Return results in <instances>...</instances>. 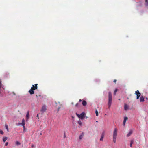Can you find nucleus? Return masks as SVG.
I'll return each mask as SVG.
<instances>
[{"label":"nucleus","instance_id":"nucleus-5","mask_svg":"<svg viewBox=\"0 0 148 148\" xmlns=\"http://www.w3.org/2000/svg\"><path fill=\"white\" fill-rule=\"evenodd\" d=\"M38 84H35L34 86V85H32V87L31 88V89H32V90H34L36 89H37L38 88V87L37 86Z\"/></svg>","mask_w":148,"mask_h":148},{"label":"nucleus","instance_id":"nucleus-19","mask_svg":"<svg viewBox=\"0 0 148 148\" xmlns=\"http://www.w3.org/2000/svg\"><path fill=\"white\" fill-rule=\"evenodd\" d=\"M128 119V118L127 117H124V121L126 122V121Z\"/></svg>","mask_w":148,"mask_h":148},{"label":"nucleus","instance_id":"nucleus-26","mask_svg":"<svg viewBox=\"0 0 148 148\" xmlns=\"http://www.w3.org/2000/svg\"><path fill=\"white\" fill-rule=\"evenodd\" d=\"M76 114L78 116V117L79 118H80V115L78 114H77V113H76Z\"/></svg>","mask_w":148,"mask_h":148},{"label":"nucleus","instance_id":"nucleus-14","mask_svg":"<svg viewBox=\"0 0 148 148\" xmlns=\"http://www.w3.org/2000/svg\"><path fill=\"white\" fill-rule=\"evenodd\" d=\"M128 106L126 104H125L124 106V108L125 110H126L128 108Z\"/></svg>","mask_w":148,"mask_h":148},{"label":"nucleus","instance_id":"nucleus-1","mask_svg":"<svg viewBox=\"0 0 148 148\" xmlns=\"http://www.w3.org/2000/svg\"><path fill=\"white\" fill-rule=\"evenodd\" d=\"M117 129L115 128L113 131V141L114 143H115L116 141V139L117 136Z\"/></svg>","mask_w":148,"mask_h":148},{"label":"nucleus","instance_id":"nucleus-21","mask_svg":"<svg viewBox=\"0 0 148 148\" xmlns=\"http://www.w3.org/2000/svg\"><path fill=\"white\" fill-rule=\"evenodd\" d=\"M16 144L17 145H20V143L18 141H17L16 142Z\"/></svg>","mask_w":148,"mask_h":148},{"label":"nucleus","instance_id":"nucleus-36","mask_svg":"<svg viewBox=\"0 0 148 148\" xmlns=\"http://www.w3.org/2000/svg\"><path fill=\"white\" fill-rule=\"evenodd\" d=\"M81 101H82V100H81V99H80L79 100V102H81Z\"/></svg>","mask_w":148,"mask_h":148},{"label":"nucleus","instance_id":"nucleus-35","mask_svg":"<svg viewBox=\"0 0 148 148\" xmlns=\"http://www.w3.org/2000/svg\"><path fill=\"white\" fill-rule=\"evenodd\" d=\"M25 128H23V132H24L25 131Z\"/></svg>","mask_w":148,"mask_h":148},{"label":"nucleus","instance_id":"nucleus-6","mask_svg":"<svg viewBox=\"0 0 148 148\" xmlns=\"http://www.w3.org/2000/svg\"><path fill=\"white\" fill-rule=\"evenodd\" d=\"M85 113L84 112H82L80 114V118L82 119L84 118V116L85 115Z\"/></svg>","mask_w":148,"mask_h":148},{"label":"nucleus","instance_id":"nucleus-12","mask_svg":"<svg viewBox=\"0 0 148 148\" xmlns=\"http://www.w3.org/2000/svg\"><path fill=\"white\" fill-rule=\"evenodd\" d=\"M144 98L143 96H141L140 98V102H143L144 101Z\"/></svg>","mask_w":148,"mask_h":148},{"label":"nucleus","instance_id":"nucleus-16","mask_svg":"<svg viewBox=\"0 0 148 148\" xmlns=\"http://www.w3.org/2000/svg\"><path fill=\"white\" fill-rule=\"evenodd\" d=\"M104 138V135L103 134H102L101 136V138L100 139V140L101 141H102L103 140Z\"/></svg>","mask_w":148,"mask_h":148},{"label":"nucleus","instance_id":"nucleus-20","mask_svg":"<svg viewBox=\"0 0 148 148\" xmlns=\"http://www.w3.org/2000/svg\"><path fill=\"white\" fill-rule=\"evenodd\" d=\"M95 113H96V116H98V111H97V110H96L95 111Z\"/></svg>","mask_w":148,"mask_h":148},{"label":"nucleus","instance_id":"nucleus-23","mask_svg":"<svg viewBox=\"0 0 148 148\" xmlns=\"http://www.w3.org/2000/svg\"><path fill=\"white\" fill-rule=\"evenodd\" d=\"M117 89H116L114 91V95H115L116 94V93L117 92Z\"/></svg>","mask_w":148,"mask_h":148},{"label":"nucleus","instance_id":"nucleus-37","mask_svg":"<svg viewBox=\"0 0 148 148\" xmlns=\"http://www.w3.org/2000/svg\"><path fill=\"white\" fill-rule=\"evenodd\" d=\"M60 107L58 108V111H59V109H60Z\"/></svg>","mask_w":148,"mask_h":148},{"label":"nucleus","instance_id":"nucleus-4","mask_svg":"<svg viewBox=\"0 0 148 148\" xmlns=\"http://www.w3.org/2000/svg\"><path fill=\"white\" fill-rule=\"evenodd\" d=\"M19 124L22 125L23 128H25V121L24 119H22V123H19Z\"/></svg>","mask_w":148,"mask_h":148},{"label":"nucleus","instance_id":"nucleus-2","mask_svg":"<svg viewBox=\"0 0 148 148\" xmlns=\"http://www.w3.org/2000/svg\"><path fill=\"white\" fill-rule=\"evenodd\" d=\"M112 102V95L110 92H108V108H110Z\"/></svg>","mask_w":148,"mask_h":148},{"label":"nucleus","instance_id":"nucleus-22","mask_svg":"<svg viewBox=\"0 0 148 148\" xmlns=\"http://www.w3.org/2000/svg\"><path fill=\"white\" fill-rule=\"evenodd\" d=\"M78 123L80 126H81L82 125V123L80 121H78Z\"/></svg>","mask_w":148,"mask_h":148},{"label":"nucleus","instance_id":"nucleus-13","mask_svg":"<svg viewBox=\"0 0 148 148\" xmlns=\"http://www.w3.org/2000/svg\"><path fill=\"white\" fill-rule=\"evenodd\" d=\"M84 135V133L82 132V133L79 136V139H82V138Z\"/></svg>","mask_w":148,"mask_h":148},{"label":"nucleus","instance_id":"nucleus-10","mask_svg":"<svg viewBox=\"0 0 148 148\" xmlns=\"http://www.w3.org/2000/svg\"><path fill=\"white\" fill-rule=\"evenodd\" d=\"M29 93L31 95L33 94L34 93V90H32V89H31L29 91Z\"/></svg>","mask_w":148,"mask_h":148},{"label":"nucleus","instance_id":"nucleus-39","mask_svg":"<svg viewBox=\"0 0 148 148\" xmlns=\"http://www.w3.org/2000/svg\"><path fill=\"white\" fill-rule=\"evenodd\" d=\"M148 98H147V97H146V99H147V100H148Z\"/></svg>","mask_w":148,"mask_h":148},{"label":"nucleus","instance_id":"nucleus-27","mask_svg":"<svg viewBox=\"0 0 148 148\" xmlns=\"http://www.w3.org/2000/svg\"><path fill=\"white\" fill-rule=\"evenodd\" d=\"M125 123H126V121H123V125L124 126L125 125Z\"/></svg>","mask_w":148,"mask_h":148},{"label":"nucleus","instance_id":"nucleus-24","mask_svg":"<svg viewBox=\"0 0 148 148\" xmlns=\"http://www.w3.org/2000/svg\"><path fill=\"white\" fill-rule=\"evenodd\" d=\"M0 134H4V132L3 131L0 130Z\"/></svg>","mask_w":148,"mask_h":148},{"label":"nucleus","instance_id":"nucleus-11","mask_svg":"<svg viewBox=\"0 0 148 148\" xmlns=\"http://www.w3.org/2000/svg\"><path fill=\"white\" fill-rule=\"evenodd\" d=\"M82 104L84 106H85L87 105V102L85 100H83L82 102Z\"/></svg>","mask_w":148,"mask_h":148},{"label":"nucleus","instance_id":"nucleus-38","mask_svg":"<svg viewBox=\"0 0 148 148\" xmlns=\"http://www.w3.org/2000/svg\"><path fill=\"white\" fill-rule=\"evenodd\" d=\"M40 96L41 95H39L38 96L36 95V97H37V96Z\"/></svg>","mask_w":148,"mask_h":148},{"label":"nucleus","instance_id":"nucleus-33","mask_svg":"<svg viewBox=\"0 0 148 148\" xmlns=\"http://www.w3.org/2000/svg\"><path fill=\"white\" fill-rule=\"evenodd\" d=\"M34 146V145L33 144H32L31 145L32 147H33Z\"/></svg>","mask_w":148,"mask_h":148},{"label":"nucleus","instance_id":"nucleus-28","mask_svg":"<svg viewBox=\"0 0 148 148\" xmlns=\"http://www.w3.org/2000/svg\"><path fill=\"white\" fill-rule=\"evenodd\" d=\"M8 142H6L5 143V146H7L8 145Z\"/></svg>","mask_w":148,"mask_h":148},{"label":"nucleus","instance_id":"nucleus-29","mask_svg":"<svg viewBox=\"0 0 148 148\" xmlns=\"http://www.w3.org/2000/svg\"><path fill=\"white\" fill-rule=\"evenodd\" d=\"M135 94L137 95L138 94V92H136V91H135Z\"/></svg>","mask_w":148,"mask_h":148},{"label":"nucleus","instance_id":"nucleus-15","mask_svg":"<svg viewBox=\"0 0 148 148\" xmlns=\"http://www.w3.org/2000/svg\"><path fill=\"white\" fill-rule=\"evenodd\" d=\"M145 5L146 6H148V0H145Z\"/></svg>","mask_w":148,"mask_h":148},{"label":"nucleus","instance_id":"nucleus-3","mask_svg":"<svg viewBox=\"0 0 148 148\" xmlns=\"http://www.w3.org/2000/svg\"><path fill=\"white\" fill-rule=\"evenodd\" d=\"M47 110L46 106L45 105H44L42 107L41 112L42 113L45 112Z\"/></svg>","mask_w":148,"mask_h":148},{"label":"nucleus","instance_id":"nucleus-31","mask_svg":"<svg viewBox=\"0 0 148 148\" xmlns=\"http://www.w3.org/2000/svg\"><path fill=\"white\" fill-rule=\"evenodd\" d=\"M78 104L77 103L76 105H75V106L76 107H78Z\"/></svg>","mask_w":148,"mask_h":148},{"label":"nucleus","instance_id":"nucleus-17","mask_svg":"<svg viewBox=\"0 0 148 148\" xmlns=\"http://www.w3.org/2000/svg\"><path fill=\"white\" fill-rule=\"evenodd\" d=\"M7 137H3V141L4 142H5L7 140Z\"/></svg>","mask_w":148,"mask_h":148},{"label":"nucleus","instance_id":"nucleus-18","mask_svg":"<svg viewBox=\"0 0 148 148\" xmlns=\"http://www.w3.org/2000/svg\"><path fill=\"white\" fill-rule=\"evenodd\" d=\"M133 142H134V141H133V140H132L131 141V142H130V147H132V145L133 144Z\"/></svg>","mask_w":148,"mask_h":148},{"label":"nucleus","instance_id":"nucleus-32","mask_svg":"<svg viewBox=\"0 0 148 148\" xmlns=\"http://www.w3.org/2000/svg\"><path fill=\"white\" fill-rule=\"evenodd\" d=\"M39 114V113H38L37 116V117L38 118V119H39L38 115Z\"/></svg>","mask_w":148,"mask_h":148},{"label":"nucleus","instance_id":"nucleus-9","mask_svg":"<svg viewBox=\"0 0 148 148\" xmlns=\"http://www.w3.org/2000/svg\"><path fill=\"white\" fill-rule=\"evenodd\" d=\"M136 92H138V95H137V98H136L137 99H139V98L140 96L141 93L139 92V91L138 90H136Z\"/></svg>","mask_w":148,"mask_h":148},{"label":"nucleus","instance_id":"nucleus-30","mask_svg":"<svg viewBox=\"0 0 148 148\" xmlns=\"http://www.w3.org/2000/svg\"><path fill=\"white\" fill-rule=\"evenodd\" d=\"M116 79H114V81H113V82L115 83H116Z\"/></svg>","mask_w":148,"mask_h":148},{"label":"nucleus","instance_id":"nucleus-25","mask_svg":"<svg viewBox=\"0 0 148 148\" xmlns=\"http://www.w3.org/2000/svg\"><path fill=\"white\" fill-rule=\"evenodd\" d=\"M5 127H6V129L7 130V131L8 132V125H5Z\"/></svg>","mask_w":148,"mask_h":148},{"label":"nucleus","instance_id":"nucleus-7","mask_svg":"<svg viewBox=\"0 0 148 148\" xmlns=\"http://www.w3.org/2000/svg\"><path fill=\"white\" fill-rule=\"evenodd\" d=\"M133 131L132 130H130L129 132L127 134V137H129L130 136L132 133Z\"/></svg>","mask_w":148,"mask_h":148},{"label":"nucleus","instance_id":"nucleus-34","mask_svg":"<svg viewBox=\"0 0 148 148\" xmlns=\"http://www.w3.org/2000/svg\"><path fill=\"white\" fill-rule=\"evenodd\" d=\"M1 81H0V88L1 87Z\"/></svg>","mask_w":148,"mask_h":148},{"label":"nucleus","instance_id":"nucleus-8","mask_svg":"<svg viewBox=\"0 0 148 148\" xmlns=\"http://www.w3.org/2000/svg\"><path fill=\"white\" fill-rule=\"evenodd\" d=\"M26 121H27L28 120V119L29 118V111H28L27 112V113L26 115Z\"/></svg>","mask_w":148,"mask_h":148}]
</instances>
